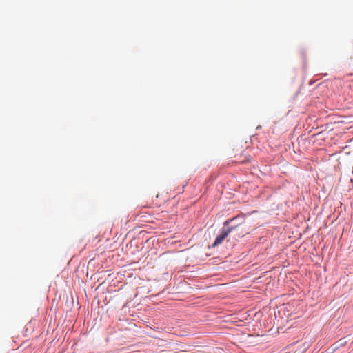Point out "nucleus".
I'll return each mask as SVG.
<instances>
[{
    "instance_id": "obj_1",
    "label": "nucleus",
    "mask_w": 353,
    "mask_h": 353,
    "mask_svg": "<svg viewBox=\"0 0 353 353\" xmlns=\"http://www.w3.org/2000/svg\"><path fill=\"white\" fill-rule=\"evenodd\" d=\"M245 223V219L241 216H236V217L226 220L223 225L224 227L228 226L227 229L223 228L220 234H219L212 245L213 247H216L221 244L229 235V234L239 228H241V231L238 234V236H243L248 232L242 227Z\"/></svg>"
}]
</instances>
